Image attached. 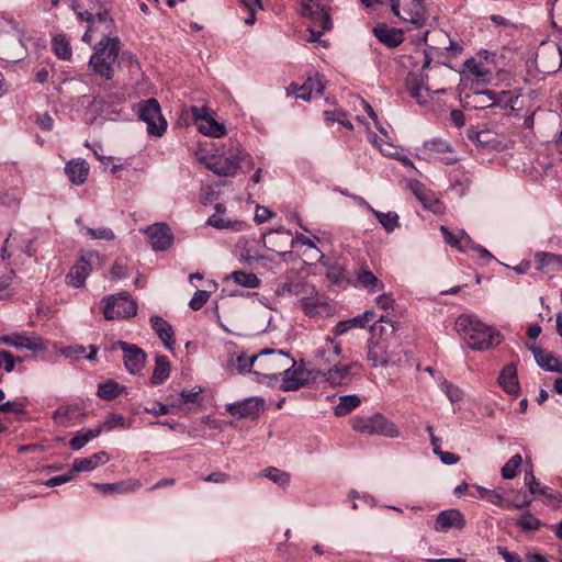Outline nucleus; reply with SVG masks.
<instances>
[{
  "mask_svg": "<svg viewBox=\"0 0 562 562\" xmlns=\"http://www.w3.org/2000/svg\"><path fill=\"white\" fill-rule=\"evenodd\" d=\"M367 357L375 368L379 366H386L390 361V357L386 351L385 342L373 339L369 340Z\"/></svg>",
  "mask_w": 562,
  "mask_h": 562,
  "instance_id": "32",
  "label": "nucleus"
},
{
  "mask_svg": "<svg viewBox=\"0 0 562 562\" xmlns=\"http://www.w3.org/2000/svg\"><path fill=\"white\" fill-rule=\"evenodd\" d=\"M196 128L203 135L215 138L222 137L226 133L225 125L215 121L213 116L201 121L199 124H196Z\"/></svg>",
  "mask_w": 562,
  "mask_h": 562,
  "instance_id": "36",
  "label": "nucleus"
},
{
  "mask_svg": "<svg viewBox=\"0 0 562 562\" xmlns=\"http://www.w3.org/2000/svg\"><path fill=\"white\" fill-rule=\"evenodd\" d=\"M13 347L16 349H27L33 352H43L47 349L44 340L36 334L14 333Z\"/></svg>",
  "mask_w": 562,
  "mask_h": 562,
  "instance_id": "26",
  "label": "nucleus"
},
{
  "mask_svg": "<svg viewBox=\"0 0 562 562\" xmlns=\"http://www.w3.org/2000/svg\"><path fill=\"white\" fill-rule=\"evenodd\" d=\"M477 244L473 241V239L464 232H460V244L458 250L461 252H467L469 250H475Z\"/></svg>",
  "mask_w": 562,
  "mask_h": 562,
  "instance_id": "63",
  "label": "nucleus"
},
{
  "mask_svg": "<svg viewBox=\"0 0 562 562\" xmlns=\"http://www.w3.org/2000/svg\"><path fill=\"white\" fill-rule=\"evenodd\" d=\"M226 411L237 418L256 419L265 411V402L260 397H248L226 405Z\"/></svg>",
  "mask_w": 562,
  "mask_h": 562,
  "instance_id": "15",
  "label": "nucleus"
},
{
  "mask_svg": "<svg viewBox=\"0 0 562 562\" xmlns=\"http://www.w3.org/2000/svg\"><path fill=\"white\" fill-rule=\"evenodd\" d=\"M143 232L147 235L149 244L155 250L165 251L173 241V235L165 223H155L147 226Z\"/></svg>",
  "mask_w": 562,
  "mask_h": 562,
  "instance_id": "17",
  "label": "nucleus"
},
{
  "mask_svg": "<svg viewBox=\"0 0 562 562\" xmlns=\"http://www.w3.org/2000/svg\"><path fill=\"white\" fill-rule=\"evenodd\" d=\"M102 312L108 321L130 318L137 313V303L127 293L109 295L102 300Z\"/></svg>",
  "mask_w": 562,
  "mask_h": 562,
  "instance_id": "6",
  "label": "nucleus"
},
{
  "mask_svg": "<svg viewBox=\"0 0 562 562\" xmlns=\"http://www.w3.org/2000/svg\"><path fill=\"white\" fill-rule=\"evenodd\" d=\"M308 91L311 94L321 95L324 92L325 86L318 74H314L313 76H308L306 79Z\"/></svg>",
  "mask_w": 562,
  "mask_h": 562,
  "instance_id": "55",
  "label": "nucleus"
},
{
  "mask_svg": "<svg viewBox=\"0 0 562 562\" xmlns=\"http://www.w3.org/2000/svg\"><path fill=\"white\" fill-rule=\"evenodd\" d=\"M351 428L362 435H378L386 438H397L401 435L398 427L381 413L352 417Z\"/></svg>",
  "mask_w": 562,
  "mask_h": 562,
  "instance_id": "5",
  "label": "nucleus"
},
{
  "mask_svg": "<svg viewBox=\"0 0 562 562\" xmlns=\"http://www.w3.org/2000/svg\"><path fill=\"white\" fill-rule=\"evenodd\" d=\"M496 54L488 50H481L476 58H471L465 61V67L476 82H487L491 80L492 72L495 69L494 59Z\"/></svg>",
  "mask_w": 562,
  "mask_h": 562,
  "instance_id": "11",
  "label": "nucleus"
},
{
  "mask_svg": "<svg viewBox=\"0 0 562 562\" xmlns=\"http://www.w3.org/2000/svg\"><path fill=\"white\" fill-rule=\"evenodd\" d=\"M24 411V404L18 401H8L0 404V412L21 414Z\"/></svg>",
  "mask_w": 562,
  "mask_h": 562,
  "instance_id": "61",
  "label": "nucleus"
},
{
  "mask_svg": "<svg viewBox=\"0 0 562 562\" xmlns=\"http://www.w3.org/2000/svg\"><path fill=\"white\" fill-rule=\"evenodd\" d=\"M491 98L494 99L493 106H499L502 109H513L515 102L518 99V93L512 90H502L499 92H494L491 90Z\"/></svg>",
  "mask_w": 562,
  "mask_h": 562,
  "instance_id": "40",
  "label": "nucleus"
},
{
  "mask_svg": "<svg viewBox=\"0 0 562 562\" xmlns=\"http://www.w3.org/2000/svg\"><path fill=\"white\" fill-rule=\"evenodd\" d=\"M171 364L169 359L164 355H157L155 357V367L150 376V383L153 385L162 384L170 375Z\"/></svg>",
  "mask_w": 562,
  "mask_h": 562,
  "instance_id": "34",
  "label": "nucleus"
},
{
  "mask_svg": "<svg viewBox=\"0 0 562 562\" xmlns=\"http://www.w3.org/2000/svg\"><path fill=\"white\" fill-rule=\"evenodd\" d=\"M356 281L360 288L367 290L369 293L380 292L385 288L384 282L380 280L367 267H361L359 270H357Z\"/></svg>",
  "mask_w": 562,
  "mask_h": 562,
  "instance_id": "27",
  "label": "nucleus"
},
{
  "mask_svg": "<svg viewBox=\"0 0 562 562\" xmlns=\"http://www.w3.org/2000/svg\"><path fill=\"white\" fill-rule=\"evenodd\" d=\"M207 225L216 229H232L240 232L246 227V223L239 220L225 218L223 215L213 214L207 218Z\"/></svg>",
  "mask_w": 562,
  "mask_h": 562,
  "instance_id": "35",
  "label": "nucleus"
},
{
  "mask_svg": "<svg viewBox=\"0 0 562 562\" xmlns=\"http://www.w3.org/2000/svg\"><path fill=\"white\" fill-rule=\"evenodd\" d=\"M89 165L82 159H72L66 164L65 173L75 186L83 184L89 175Z\"/></svg>",
  "mask_w": 562,
  "mask_h": 562,
  "instance_id": "28",
  "label": "nucleus"
},
{
  "mask_svg": "<svg viewBox=\"0 0 562 562\" xmlns=\"http://www.w3.org/2000/svg\"><path fill=\"white\" fill-rule=\"evenodd\" d=\"M532 498L524 492H520L512 501H505V508H524L531 504Z\"/></svg>",
  "mask_w": 562,
  "mask_h": 562,
  "instance_id": "53",
  "label": "nucleus"
},
{
  "mask_svg": "<svg viewBox=\"0 0 562 562\" xmlns=\"http://www.w3.org/2000/svg\"><path fill=\"white\" fill-rule=\"evenodd\" d=\"M277 295H294L299 297V303L305 315L313 317L327 307V299L321 295L317 290L308 284L302 282H290L280 285Z\"/></svg>",
  "mask_w": 562,
  "mask_h": 562,
  "instance_id": "2",
  "label": "nucleus"
},
{
  "mask_svg": "<svg viewBox=\"0 0 562 562\" xmlns=\"http://www.w3.org/2000/svg\"><path fill=\"white\" fill-rule=\"evenodd\" d=\"M411 188L425 209L437 214L443 212V203L432 191L425 189L424 186L418 181L413 182Z\"/></svg>",
  "mask_w": 562,
  "mask_h": 562,
  "instance_id": "23",
  "label": "nucleus"
},
{
  "mask_svg": "<svg viewBox=\"0 0 562 562\" xmlns=\"http://www.w3.org/2000/svg\"><path fill=\"white\" fill-rule=\"evenodd\" d=\"M257 353L247 355L246 352H240L236 356V358L232 357L231 364L235 366L239 373L252 372L256 373V362H257Z\"/></svg>",
  "mask_w": 562,
  "mask_h": 562,
  "instance_id": "38",
  "label": "nucleus"
},
{
  "mask_svg": "<svg viewBox=\"0 0 562 562\" xmlns=\"http://www.w3.org/2000/svg\"><path fill=\"white\" fill-rule=\"evenodd\" d=\"M522 464L520 454L513 456L502 468L501 474L505 480H512L517 475V471Z\"/></svg>",
  "mask_w": 562,
  "mask_h": 562,
  "instance_id": "47",
  "label": "nucleus"
},
{
  "mask_svg": "<svg viewBox=\"0 0 562 562\" xmlns=\"http://www.w3.org/2000/svg\"><path fill=\"white\" fill-rule=\"evenodd\" d=\"M189 111L192 115V119L194 120V122L196 124H199L204 119H207L211 116L209 108L205 105H203V106L192 105Z\"/></svg>",
  "mask_w": 562,
  "mask_h": 562,
  "instance_id": "62",
  "label": "nucleus"
},
{
  "mask_svg": "<svg viewBox=\"0 0 562 562\" xmlns=\"http://www.w3.org/2000/svg\"><path fill=\"white\" fill-rule=\"evenodd\" d=\"M349 319L352 328H366L371 322L375 319V313L372 310H367L362 314Z\"/></svg>",
  "mask_w": 562,
  "mask_h": 562,
  "instance_id": "51",
  "label": "nucleus"
},
{
  "mask_svg": "<svg viewBox=\"0 0 562 562\" xmlns=\"http://www.w3.org/2000/svg\"><path fill=\"white\" fill-rule=\"evenodd\" d=\"M535 359L539 367L551 372H562V360L554 357L551 352L535 347L532 348Z\"/></svg>",
  "mask_w": 562,
  "mask_h": 562,
  "instance_id": "33",
  "label": "nucleus"
},
{
  "mask_svg": "<svg viewBox=\"0 0 562 562\" xmlns=\"http://www.w3.org/2000/svg\"><path fill=\"white\" fill-rule=\"evenodd\" d=\"M93 258V254H89L88 257H81L75 266L70 269L66 276V282L68 285L74 288H81L85 285L87 277L92 271L90 259Z\"/></svg>",
  "mask_w": 562,
  "mask_h": 562,
  "instance_id": "22",
  "label": "nucleus"
},
{
  "mask_svg": "<svg viewBox=\"0 0 562 562\" xmlns=\"http://www.w3.org/2000/svg\"><path fill=\"white\" fill-rule=\"evenodd\" d=\"M369 210L374 214L379 223L387 233H392L398 227V215L395 212L383 213L369 205Z\"/></svg>",
  "mask_w": 562,
  "mask_h": 562,
  "instance_id": "41",
  "label": "nucleus"
},
{
  "mask_svg": "<svg viewBox=\"0 0 562 562\" xmlns=\"http://www.w3.org/2000/svg\"><path fill=\"white\" fill-rule=\"evenodd\" d=\"M85 235L90 236L93 239H103V240H112L115 235L111 228L100 227V228H85Z\"/></svg>",
  "mask_w": 562,
  "mask_h": 562,
  "instance_id": "52",
  "label": "nucleus"
},
{
  "mask_svg": "<svg viewBox=\"0 0 562 562\" xmlns=\"http://www.w3.org/2000/svg\"><path fill=\"white\" fill-rule=\"evenodd\" d=\"M15 367V358L10 351L0 350V369L3 368L5 372H11Z\"/></svg>",
  "mask_w": 562,
  "mask_h": 562,
  "instance_id": "59",
  "label": "nucleus"
},
{
  "mask_svg": "<svg viewBox=\"0 0 562 562\" xmlns=\"http://www.w3.org/2000/svg\"><path fill=\"white\" fill-rule=\"evenodd\" d=\"M516 525L524 531H536L542 526L541 521L530 512L522 514Z\"/></svg>",
  "mask_w": 562,
  "mask_h": 562,
  "instance_id": "46",
  "label": "nucleus"
},
{
  "mask_svg": "<svg viewBox=\"0 0 562 562\" xmlns=\"http://www.w3.org/2000/svg\"><path fill=\"white\" fill-rule=\"evenodd\" d=\"M425 148L428 149L429 151H434V153H438V154L450 151L449 144L441 139H432V140L426 142Z\"/></svg>",
  "mask_w": 562,
  "mask_h": 562,
  "instance_id": "60",
  "label": "nucleus"
},
{
  "mask_svg": "<svg viewBox=\"0 0 562 562\" xmlns=\"http://www.w3.org/2000/svg\"><path fill=\"white\" fill-rule=\"evenodd\" d=\"M279 389L284 392L296 391L304 386L310 378L308 371L301 364L288 366L282 373Z\"/></svg>",
  "mask_w": 562,
  "mask_h": 562,
  "instance_id": "14",
  "label": "nucleus"
},
{
  "mask_svg": "<svg viewBox=\"0 0 562 562\" xmlns=\"http://www.w3.org/2000/svg\"><path fill=\"white\" fill-rule=\"evenodd\" d=\"M240 155L237 151L216 153L203 158L205 167L221 177L234 176L240 166Z\"/></svg>",
  "mask_w": 562,
  "mask_h": 562,
  "instance_id": "9",
  "label": "nucleus"
},
{
  "mask_svg": "<svg viewBox=\"0 0 562 562\" xmlns=\"http://www.w3.org/2000/svg\"><path fill=\"white\" fill-rule=\"evenodd\" d=\"M360 367L358 362H351L350 364L338 362L326 371H322V376L334 386L346 385L352 380V370L360 369Z\"/></svg>",
  "mask_w": 562,
  "mask_h": 562,
  "instance_id": "18",
  "label": "nucleus"
},
{
  "mask_svg": "<svg viewBox=\"0 0 562 562\" xmlns=\"http://www.w3.org/2000/svg\"><path fill=\"white\" fill-rule=\"evenodd\" d=\"M324 115L329 122H337L348 130H353L352 123L346 119V114L341 111H325Z\"/></svg>",
  "mask_w": 562,
  "mask_h": 562,
  "instance_id": "54",
  "label": "nucleus"
},
{
  "mask_svg": "<svg viewBox=\"0 0 562 562\" xmlns=\"http://www.w3.org/2000/svg\"><path fill=\"white\" fill-rule=\"evenodd\" d=\"M536 270L553 277L555 273L562 271V255H555L547 251H538L535 254Z\"/></svg>",
  "mask_w": 562,
  "mask_h": 562,
  "instance_id": "19",
  "label": "nucleus"
},
{
  "mask_svg": "<svg viewBox=\"0 0 562 562\" xmlns=\"http://www.w3.org/2000/svg\"><path fill=\"white\" fill-rule=\"evenodd\" d=\"M341 346L334 338H326L323 346L316 348L314 352V361L318 367L319 373L326 371L339 362Z\"/></svg>",
  "mask_w": 562,
  "mask_h": 562,
  "instance_id": "13",
  "label": "nucleus"
},
{
  "mask_svg": "<svg viewBox=\"0 0 562 562\" xmlns=\"http://www.w3.org/2000/svg\"><path fill=\"white\" fill-rule=\"evenodd\" d=\"M103 431V427H94L91 429L80 430L75 437L70 439V447L72 450L82 449L89 441L99 437Z\"/></svg>",
  "mask_w": 562,
  "mask_h": 562,
  "instance_id": "37",
  "label": "nucleus"
},
{
  "mask_svg": "<svg viewBox=\"0 0 562 562\" xmlns=\"http://www.w3.org/2000/svg\"><path fill=\"white\" fill-rule=\"evenodd\" d=\"M124 422L125 419L122 415H112L102 425H99L98 427H103V430L110 431L115 427H123Z\"/></svg>",
  "mask_w": 562,
  "mask_h": 562,
  "instance_id": "64",
  "label": "nucleus"
},
{
  "mask_svg": "<svg viewBox=\"0 0 562 562\" xmlns=\"http://www.w3.org/2000/svg\"><path fill=\"white\" fill-rule=\"evenodd\" d=\"M456 329L467 346L474 351H485L499 346L503 336L495 327L482 322L474 314H461Z\"/></svg>",
  "mask_w": 562,
  "mask_h": 562,
  "instance_id": "1",
  "label": "nucleus"
},
{
  "mask_svg": "<svg viewBox=\"0 0 562 562\" xmlns=\"http://www.w3.org/2000/svg\"><path fill=\"white\" fill-rule=\"evenodd\" d=\"M439 386L452 403L459 402L463 398V392L448 380L442 379Z\"/></svg>",
  "mask_w": 562,
  "mask_h": 562,
  "instance_id": "50",
  "label": "nucleus"
},
{
  "mask_svg": "<svg viewBox=\"0 0 562 562\" xmlns=\"http://www.w3.org/2000/svg\"><path fill=\"white\" fill-rule=\"evenodd\" d=\"M494 99L491 98V90L473 91L472 93L465 94L463 99V106L483 110L493 108Z\"/></svg>",
  "mask_w": 562,
  "mask_h": 562,
  "instance_id": "31",
  "label": "nucleus"
},
{
  "mask_svg": "<svg viewBox=\"0 0 562 562\" xmlns=\"http://www.w3.org/2000/svg\"><path fill=\"white\" fill-rule=\"evenodd\" d=\"M78 413L79 407L77 405L60 406L53 413V418L58 425L68 427Z\"/></svg>",
  "mask_w": 562,
  "mask_h": 562,
  "instance_id": "39",
  "label": "nucleus"
},
{
  "mask_svg": "<svg viewBox=\"0 0 562 562\" xmlns=\"http://www.w3.org/2000/svg\"><path fill=\"white\" fill-rule=\"evenodd\" d=\"M120 50L119 37H102L94 48L90 58V66L94 72L106 80L113 77V65L117 59Z\"/></svg>",
  "mask_w": 562,
  "mask_h": 562,
  "instance_id": "4",
  "label": "nucleus"
},
{
  "mask_svg": "<svg viewBox=\"0 0 562 562\" xmlns=\"http://www.w3.org/2000/svg\"><path fill=\"white\" fill-rule=\"evenodd\" d=\"M52 44L58 58L66 60L71 57L72 52L67 37H53Z\"/></svg>",
  "mask_w": 562,
  "mask_h": 562,
  "instance_id": "48",
  "label": "nucleus"
},
{
  "mask_svg": "<svg viewBox=\"0 0 562 562\" xmlns=\"http://www.w3.org/2000/svg\"><path fill=\"white\" fill-rule=\"evenodd\" d=\"M210 293L207 291L198 290L189 302V306L193 311H199L209 301Z\"/></svg>",
  "mask_w": 562,
  "mask_h": 562,
  "instance_id": "57",
  "label": "nucleus"
},
{
  "mask_svg": "<svg viewBox=\"0 0 562 562\" xmlns=\"http://www.w3.org/2000/svg\"><path fill=\"white\" fill-rule=\"evenodd\" d=\"M301 13L313 21L314 27L311 29V35H323L333 29L329 7L323 0H301Z\"/></svg>",
  "mask_w": 562,
  "mask_h": 562,
  "instance_id": "7",
  "label": "nucleus"
},
{
  "mask_svg": "<svg viewBox=\"0 0 562 562\" xmlns=\"http://www.w3.org/2000/svg\"><path fill=\"white\" fill-rule=\"evenodd\" d=\"M110 460L106 452H97L88 458H77L72 462V472H88L100 465L105 464Z\"/></svg>",
  "mask_w": 562,
  "mask_h": 562,
  "instance_id": "30",
  "label": "nucleus"
},
{
  "mask_svg": "<svg viewBox=\"0 0 562 562\" xmlns=\"http://www.w3.org/2000/svg\"><path fill=\"white\" fill-rule=\"evenodd\" d=\"M124 390V386H121L119 383L110 380L99 384L98 396L105 401H112L123 393Z\"/></svg>",
  "mask_w": 562,
  "mask_h": 562,
  "instance_id": "42",
  "label": "nucleus"
},
{
  "mask_svg": "<svg viewBox=\"0 0 562 562\" xmlns=\"http://www.w3.org/2000/svg\"><path fill=\"white\" fill-rule=\"evenodd\" d=\"M261 475L269 479L279 486H286L290 483V474L280 469L269 467L261 472Z\"/></svg>",
  "mask_w": 562,
  "mask_h": 562,
  "instance_id": "45",
  "label": "nucleus"
},
{
  "mask_svg": "<svg viewBox=\"0 0 562 562\" xmlns=\"http://www.w3.org/2000/svg\"><path fill=\"white\" fill-rule=\"evenodd\" d=\"M93 18H94V25L95 24L104 25L103 31L112 32L113 19L111 18L108 10L104 9L97 13H93Z\"/></svg>",
  "mask_w": 562,
  "mask_h": 562,
  "instance_id": "56",
  "label": "nucleus"
},
{
  "mask_svg": "<svg viewBox=\"0 0 562 562\" xmlns=\"http://www.w3.org/2000/svg\"><path fill=\"white\" fill-rule=\"evenodd\" d=\"M465 526V519L458 509H447L438 514L434 529L438 532H447L451 528L461 530Z\"/></svg>",
  "mask_w": 562,
  "mask_h": 562,
  "instance_id": "21",
  "label": "nucleus"
},
{
  "mask_svg": "<svg viewBox=\"0 0 562 562\" xmlns=\"http://www.w3.org/2000/svg\"><path fill=\"white\" fill-rule=\"evenodd\" d=\"M536 64L540 71L553 74L562 67V44L541 43L536 55Z\"/></svg>",
  "mask_w": 562,
  "mask_h": 562,
  "instance_id": "10",
  "label": "nucleus"
},
{
  "mask_svg": "<svg viewBox=\"0 0 562 562\" xmlns=\"http://www.w3.org/2000/svg\"><path fill=\"white\" fill-rule=\"evenodd\" d=\"M425 0H412L413 8H402L400 0H391V10L402 21L411 24L414 29L422 27L425 23Z\"/></svg>",
  "mask_w": 562,
  "mask_h": 562,
  "instance_id": "12",
  "label": "nucleus"
},
{
  "mask_svg": "<svg viewBox=\"0 0 562 562\" xmlns=\"http://www.w3.org/2000/svg\"><path fill=\"white\" fill-rule=\"evenodd\" d=\"M405 87L409 95L416 100L419 105H425L430 100V91L424 85L423 76L416 72H409L405 80Z\"/></svg>",
  "mask_w": 562,
  "mask_h": 562,
  "instance_id": "20",
  "label": "nucleus"
},
{
  "mask_svg": "<svg viewBox=\"0 0 562 562\" xmlns=\"http://www.w3.org/2000/svg\"><path fill=\"white\" fill-rule=\"evenodd\" d=\"M231 279L244 288L255 289L259 285L260 281L255 273L245 272V271H234L231 276Z\"/></svg>",
  "mask_w": 562,
  "mask_h": 562,
  "instance_id": "44",
  "label": "nucleus"
},
{
  "mask_svg": "<svg viewBox=\"0 0 562 562\" xmlns=\"http://www.w3.org/2000/svg\"><path fill=\"white\" fill-rule=\"evenodd\" d=\"M360 403V398L355 394L340 396L338 404L335 406V415L345 416L357 408Z\"/></svg>",
  "mask_w": 562,
  "mask_h": 562,
  "instance_id": "43",
  "label": "nucleus"
},
{
  "mask_svg": "<svg viewBox=\"0 0 562 562\" xmlns=\"http://www.w3.org/2000/svg\"><path fill=\"white\" fill-rule=\"evenodd\" d=\"M256 375L268 380L271 384L278 381L288 366L295 364V360L286 352L276 349H262L257 352Z\"/></svg>",
  "mask_w": 562,
  "mask_h": 562,
  "instance_id": "3",
  "label": "nucleus"
},
{
  "mask_svg": "<svg viewBox=\"0 0 562 562\" xmlns=\"http://www.w3.org/2000/svg\"><path fill=\"white\" fill-rule=\"evenodd\" d=\"M103 494H127L138 491L142 483L138 479H127L116 483H92Z\"/></svg>",
  "mask_w": 562,
  "mask_h": 562,
  "instance_id": "24",
  "label": "nucleus"
},
{
  "mask_svg": "<svg viewBox=\"0 0 562 562\" xmlns=\"http://www.w3.org/2000/svg\"><path fill=\"white\" fill-rule=\"evenodd\" d=\"M116 345L124 353L123 360L126 370L131 374L139 373L146 364L147 356L145 351L138 346L123 340H119Z\"/></svg>",
  "mask_w": 562,
  "mask_h": 562,
  "instance_id": "16",
  "label": "nucleus"
},
{
  "mask_svg": "<svg viewBox=\"0 0 562 562\" xmlns=\"http://www.w3.org/2000/svg\"><path fill=\"white\" fill-rule=\"evenodd\" d=\"M288 93H295L297 98L306 100V101L312 98V94L308 91L306 81L302 86H299L297 83L292 82L288 88Z\"/></svg>",
  "mask_w": 562,
  "mask_h": 562,
  "instance_id": "58",
  "label": "nucleus"
},
{
  "mask_svg": "<svg viewBox=\"0 0 562 562\" xmlns=\"http://www.w3.org/2000/svg\"><path fill=\"white\" fill-rule=\"evenodd\" d=\"M137 114L147 124L148 134L160 137L165 133L167 122L161 115L160 105L156 99L151 98L139 102Z\"/></svg>",
  "mask_w": 562,
  "mask_h": 562,
  "instance_id": "8",
  "label": "nucleus"
},
{
  "mask_svg": "<svg viewBox=\"0 0 562 562\" xmlns=\"http://www.w3.org/2000/svg\"><path fill=\"white\" fill-rule=\"evenodd\" d=\"M499 386L508 394L517 395L519 393L520 386L517 376L516 367L510 363L505 366L498 376Z\"/></svg>",
  "mask_w": 562,
  "mask_h": 562,
  "instance_id": "29",
  "label": "nucleus"
},
{
  "mask_svg": "<svg viewBox=\"0 0 562 562\" xmlns=\"http://www.w3.org/2000/svg\"><path fill=\"white\" fill-rule=\"evenodd\" d=\"M150 324L156 335L162 341L165 348L169 351H173L176 341L171 325L166 319L157 315L150 317Z\"/></svg>",
  "mask_w": 562,
  "mask_h": 562,
  "instance_id": "25",
  "label": "nucleus"
},
{
  "mask_svg": "<svg viewBox=\"0 0 562 562\" xmlns=\"http://www.w3.org/2000/svg\"><path fill=\"white\" fill-rule=\"evenodd\" d=\"M476 490L479 492L480 498L485 499L493 505L504 507L505 499L498 492L494 490H487L482 486H476Z\"/></svg>",
  "mask_w": 562,
  "mask_h": 562,
  "instance_id": "49",
  "label": "nucleus"
}]
</instances>
